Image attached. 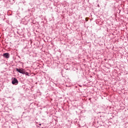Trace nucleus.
Returning a JSON list of instances; mask_svg holds the SVG:
<instances>
[{"label":"nucleus","mask_w":128,"mask_h":128,"mask_svg":"<svg viewBox=\"0 0 128 128\" xmlns=\"http://www.w3.org/2000/svg\"><path fill=\"white\" fill-rule=\"evenodd\" d=\"M16 72H20V74H24V70L22 68H16Z\"/></svg>","instance_id":"nucleus-1"},{"label":"nucleus","mask_w":128,"mask_h":128,"mask_svg":"<svg viewBox=\"0 0 128 128\" xmlns=\"http://www.w3.org/2000/svg\"><path fill=\"white\" fill-rule=\"evenodd\" d=\"M3 56L6 58H10V54L8 53H4L3 54Z\"/></svg>","instance_id":"nucleus-3"},{"label":"nucleus","mask_w":128,"mask_h":128,"mask_svg":"<svg viewBox=\"0 0 128 128\" xmlns=\"http://www.w3.org/2000/svg\"><path fill=\"white\" fill-rule=\"evenodd\" d=\"M40 126H41V124H40Z\"/></svg>","instance_id":"nucleus-5"},{"label":"nucleus","mask_w":128,"mask_h":128,"mask_svg":"<svg viewBox=\"0 0 128 128\" xmlns=\"http://www.w3.org/2000/svg\"><path fill=\"white\" fill-rule=\"evenodd\" d=\"M24 74H26V76H30L29 74H28V72H26V71H24Z\"/></svg>","instance_id":"nucleus-4"},{"label":"nucleus","mask_w":128,"mask_h":128,"mask_svg":"<svg viewBox=\"0 0 128 128\" xmlns=\"http://www.w3.org/2000/svg\"><path fill=\"white\" fill-rule=\"evenodd\" d=\"M12 84H18V80L16 78H14L13 80L12 81Z\"/></svg>","instance_id":"nucleus-2"}]
</instances>
